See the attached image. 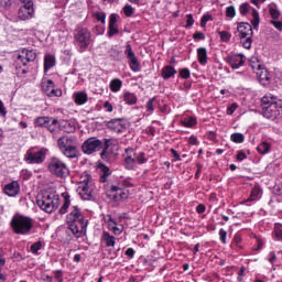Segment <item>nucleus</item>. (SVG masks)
Wrapping results in <instances>:
<instances>
[{
	"label": "nucleus",
	"mask_w": 282,
	"mask_h": 282,
	"mask_svg": "<svg viewBox=\"0 0 282 282\" xmlns=\"http://www.w3.org/2000/svg\"><path fill=\"white\" fill-rule=\"evenodd\" d=\"M48 122H52L51 117H37L35 119L36 127H44L46 129Z\"/></svg>",
	"instance_id": "nucleus-36"
},
{
	"label": "nucleus",
	"mask_w": 282,
	"mask_h": 282,
	"mask_svg": "<svg viewBox=\"0 0 282 282\" xmlns=\"http://www.w3.org/2000/svg\"><path fill=\"white\" fill-rule=\"evenodd\" d=\"M126 257H129V259H133V257H135V250H133V248H128L126 250Z\"/></svg>",
	"instance_id": "nucleus-59"
},
{
	"label": "nucleus",
	"mask_w": 282,
	"mask_h": 282,
	"mask_svg": "<svg viewBox=\"0 0 282 282\" xmlns=\"http://www.w3.org/2000/svg\"><path fill=\"white\" fill-rule=\"evenodd\" d=\"M230 140L236 144H242V142L246 140V137H243L242 133L236 132L230 135Z\"/></svg>",
	"instance_id": "nucleus-39"
},
{
	"label": "nucleus",
	"mask_w": 282,
	"mask_h": 282,
	"mask_svg": "<svg viewBox=\"0 0 282 282\" xmlns=\"http://www.w3.org/2000/svg\"><path fill=\"white\" fill-rule=\"evenodd\" d=\"M19 191H21V186L17 181H13L4 186V193L9 197H17V195H19Z\"/></svg>",
	"instance_id": "nucleus-22"
},
{
	"label": "nucleus",
	"mask_w": 282,
	"mask_h": 282,
	"mask_svg": "<svg viewBox=\"0 0 282 282\" xmlns=\"http://www.w3.org/2000/svg\"><path fill=\"white\" fill-rule=\"evenodd\" d=\"M197 58L200 65H206V63H208V52L206 51V47L197 48Z\"/></svg>",
	"instance_id": "nucleus-25"
},
{
	"label": "nucleus",
	"mask_w": 282,
	"mask_h": 282,
	"mask_svg": "<svg viewBox=\"0 0 282 282\" xmlns=\"http://www.w3.org/2000/svg\"><path fill=\"white\" fill-rule=\"evenodd\" d=\"M259 76V80L261 85H268L270 83V73H268V69H262L259 73H257Z\"/></svg>",
	"instance_id": "nucleus-31"
},
{
	"label": "nucleus",
	"mask_w": 282,
	"mask_h": 282,
	"mask_svg": "<svg viewBox=\"0 0 282 282\" xmlns=\"http://www.w3.org/2000/svg\"><path fill=\"white\" fill-rule=\"evenodd\" d=\"M262 115L268 120H276L282 116V100L274 96H264L261 100Z\"/></svg>",
	"instance_id": "nucleus-3"
},
{
	"label": "nucleus",
	"mask_w": 282,
	"mask_h": 282,
	"mask_svg": "<svg viewBox=\"0 0 282 282\" xmlns=\"http://www.w3.org/2000/svg\"><path fill=\"white\" fill-rule=\"evenodd\" d=\"M172 153V158L174 159L175 162H181L182 158L180 156V153H177V151L175 149H171L170 150Z\"/></svg>",
	"instance_id": "nucleus-54"
},
{
	"label": "nucleus",
	"mask_w": 282,
	"mask_h": 282,
	"mask_svg": "<svg viewBox=\"0 0 282 282\" xmlns=\"http://www.w3.org/2000/svg\"><path fill=\"white\" fill-rule=\"evenodd\" d=\"M123 101L126 105H135V102H138V96L133 93H126L123 95Z\"/></svg>",
	"instance_id": "nucleus-34"
},
{
	"label": "nucleus",
	"mask_w": 282,
	"mask_h": 282,
	"mask_svg": "<svg viewBox=\"0 0 282 282\" xmlns=\"http://www.w3.org/2000/svg\"><path fill=\"white\" fill-rule=\"evenodd\" d=\"M227 63L232 69H239V67H243L246 57L242 54L229 55L227 57Z\"/></svg>",
	"instance_id": "nucleus-17"
},
{
	"label": "nucleus",
	"mask_w": 282,
	"mask_h": 282,
	"mask_svg": "<svg viewBox=\"0 0 282 282\" xmlns=\"http://www.w3.org/2000/svg\"><path fill=\"white\" fill-rule=\"evenodd\" d=\"M6 265V257H3V249L0 248V268ZM0 282H6V275L0 273Z\"/></svg>",
	"instance_id": "nucleus-42"
},
{
	"label": "nucleus",
	"mask_w": 282,
	"mask_h": 282,
	"mask_svg": "<svg viewBox=\"0 0 282 282\" xmlns=\"http://www.w3.org/2000/svg\"><path fill=\"white\" fill-rule=\"evenodd\" d=\"M272 149V145L270 143H268V141L261 142L258 148L257 151L258 153H260V155H267V153Z\"/></svg>",
	"instance_id": "nucleus-32"
},
{
	"label": "nucleus",
	"mask_w": 282,
	"mask_h": 282,
	"mask_svg": "<svg viewBox=\"0 0 282 282\" xmlns=\"http://www.w3.org/2000/svg\"><path fill=\"white\" fill-rule=\"evenodd\" d=\"M226 237H228V232L226 231V229H220L219 238H220L221 243H226Z\"/></svg>",
	"instance_id": "nucleus-51"
},
{
	"label": "nucleus",
	"mask_w": 282,
	"mask_h": 282,
	"mask_svg": "<svg viewBox=\"0 0 282 282\" xmlns=\"http://www.w3.org/2000/svg\"><path fill=\"white\" fill-rule=\"evenodd\" d=\"M226 17H228L229 21H232V18L237 17V10L234 6H229L226 8Z\"/></svg>",
	"instance_id": "nucleus-43"
},
{
	"label": "nucleus",
	"mask_w": 282,
	"mask_h": 282,
	"mask_svg": "<svg viewBox=\"0 0 282 282\" xmlns=\"http://www.w3.org/2000/svg\"><path fill=\"white\" fill-rule=\"evenodd\" d=\"M104 108H105L106 111H108L109 113H111V111H113V106H112L111 102H109V101H105Z\"/></svg>",
	"instance_id": "nucleus-62"
},
{
	"label": "nucleus",
	"mask_w": 282,
	"mask_h": 282,
	"mask_svg": "<svg viewBox=\"0 0 282 282\" xmlns=\"http://www.w3.org/2000/svg\"><path fill=\"white\" fill-rule=\"evenodd\" d=\"M20 3H23L25 0H19ZM1 6L2 8H10L12 6V0H1Z\"/></svg>",
	"instance_id": "nucleus-56"
},
{
	"label": "nucleus",
	"mask_w": 282,
	"mask_h": 282,
	"mask_svg": "<svg viewBox=\"0 0 282 282\" xmlns=\"http://www.w3.org/2000/svg\"><path fill=\"white\" fill-rule=\"evenodd\" d=\"M94 17L97 19V21H100V23L105 24L107 19V14L105 12H95Z\"/></svg>",
	"instance_id": "nucleus-46"
},
{
	"label": "nucleus",
	"mask_w": 282,
	"mask_h": 282,
	"mask_svg": "<svg viewBox=\"0 0 282 282\" xmlns=\"http://www.w3.org/2000/svg\"><path fill=\"white\" fill-rule=\"evenodd\" d=\"M237 104H231L228 108H227V115L228 116H232L235 113V111H237Z\"/></svg>",
	"instance_id": "nucleus-53"
},
{
	"label": "nucleus",
	"mask_w": 282,
	"mask_h": 282,
	"mask_svg": "<svg viewBox=\"0 0 282 282\" xmlns=\"http://www.w3.org/2000/svg\"><path fill=\"white\" fill-rule=\"evenodd\" d=\"M194 23H195V19H193V14H187L186 28H192Z\"/></svg>",
	"instance_id": "nucleus-58"
},
{
	"label": "nucleus",
	"mask_w": 282,
	"mask_h": 282,
	"mask_svg": "<svg viewBox=\"0 0 282 282\" xmlns=\"http://www.w3.org/2000/svg\"><path fill=\"white\" fill-rule=\"evenodd\" d=\"M76 105H85L87 102V93L79 91L74 94Z\"/></svg>",
	"instance_id": "nucleus-33"
},
{
	"label": "nucleus",
	"mask_w": 282,
	"mask_h": 282,
	"mask_svg": "<svg viewBox=\"0 0 282 282\" xmlns=\"http://www.w3.org/2000/svg\"><path fill=\"white\" fill-rule=\"evenodd\" d=\"M109 147H111V139H105L104 143L96 137H91L84 141L82 145V151L85 155H91V153H96L101 151L100 158L105 160V162H109L111 160V152L109 151Z\"/></svg>",
	"instance_id": "nucleus-2"
},
{
	"label": "nucleus",
	"mask_w": 282,
	"mask_h": 282,
	"mask_svg": "<svg viewBox=\"0 0 282 282\" xmlns=\"http://www.w3.org/2000/svg\"><path fill=\"white\" fill-rule=\"evenodd\" d=\"M124 54L129 61L130 69L133 72H140V62H138V57L135 53H133V48H131V44L126 45Z\"/></svg>",
	"instance_id": "nucleus-14"
},
{
	"label": "nucleus",
	"mask_w": 282,
	"mask_h": 282,
	"mask_svg": "<svg viewBox=\"0 0 282 282\" xmlns=\"http://www.w3.org/2000/svg\"><path fill=\"white\" fill-rule=\"evenodd\" d=\"M133 155H135V150L131 148L126 149L123 166L128 171H133V169H135V158Z\"/></svg>",
	"instance_id": "nucleus-16"
},
{
	"label": "nucleus",
	"mask_w": 282,
	"mask_h": 282,
	"mask_svg": "<svg viewBox=\"0 0 282 282\" xmlns=\"http://www.w3.org/2000/svg\"><path fill=\"white\" fill-rule=\"evenodd\" d=\"M246 158H247V155H246V153H243V151H239V152L237 153V160H238V162H243V160H246Z\"/></svg>",
	"instance_id": "nucleus-63"
},
{
	"label": "nucleus",
	"mask_w": 282,
	"mask_h": 282,
	"mask_svg": "<svg viewBox=\"0 0 282 282\" xmlns=\"http://www.w3.org/2000/svg\"><path fill=\"white\" fill-rule=\"evenodd\" d=\"M23 6L18 11L20 21H29L34 18V2L32 0H24Z\"/></svg>",
	"instance_id": "nucleus-11"
},
{
	"label": "nucleus",
	"mask_w": 282,
	"mask_h": 282,
	"mask_svg": "<svg viewBox=\"0 0 282 282\" xmlns=\"http://www.w3.org/2000/svg\"><path fill=\"white\" fill-rule=\"evenodd\" d=\"M110 197H112L115 202H122V199L129 197V194L118 185H112L110 188Z\"/></svg>",
	"instance_id": "nucleus-18"
},
{
	"label": "nucleus",
	"mask_w": 282,
	"mask_h": 282,
	"mask_svg": "<svg viewBox=\"0 0 282 282\" xmlns=\"http://www.w3.org/2000/svg\"><path fill=\"white\" fill-rule=\"evenodd\" d=\"M234 243H235V246H237V248H243V247H241V236L240 235H236L235 237H234Z\"/></svg>",
	"instance_id": "nucleus-57"
},
{
	"label": "nucleus",
	"mask_w": 282,
	"mask_h": 282,
	"mask_svg": "<svg viewBox=\"0 0 282 282\" xmlns=\"http://www.w3.org/2000/svg\"><path fill=\"white\" fill-rule=\"evenodd\" d=\"M109 228L112 230V232H115V235H122V225L118 227V223H116V220L111 217L109 218Z\"/></svg>",
	"instance_id": "nucleus-29"
},
{
	"label": "nucleus",
	"mask_w": 282,
	"mask_h": 282,
	"mask_svg": "<svg viewBox=\"0 0 282 282\" xmlns=\"http://www.w3.org/2000/svg\"><path fill=\"white\" fill-rule=\"evenodd\" d=\"M251 10V24L253 26V30H257L259 28V23H260V18H259V11H257V9H252V7L250 6V3L248 2H243L242 4L239 6V12L242 17H246Z\"/></svg>",
	"instance_id": "nucleus-12"
},
{
	"label": "nucleus",
	"mask_w": 282,
	"mask_h": 282,
	"mask_svg": "<svg viewBox=\"0 0 282 282\" xmlns=\"http://www.w3.org/2000/svg\"><path fill=\"white\" fill-rule=\"evenodd\" d=\"M47 155V149L42 148L40 151L29 150L24 156L28 164H43Z\"/></svg>",
	"instance_id": "nucleus-9"
},
{
	"label": "nucleus",
	"mask_w": 282,
	"mask_h": 282,
	"mask_svg": "<svg viewBox=\"0 0 282 282\" xmlns=\"http://www.w3.org/2000/svg\"><path fill=\"white\" fill-rule=\"evenodd\" d=\"M175 74H177V70L175 69V67L171 65L164 66L161 70V76L164 80H169V78H173Z\"/></svg>",
	"instance_id": "nucleus-23"
},
{
	"label": "nucleus",
	"mask_w": 282,
	"mask_h": 282,
	"mask_svg": "<svg viewBox=\"0 0 282 282\" xmlns=\"http://www.w3.org/2000/svg\"><path fill=\"white\" fill-rule=\"evenodd\" d=\"M196 212H197L199 215H202L203 213H206V205H204V204L197 205Z\"/></svg>",
	"instance_id": "nucleus-61"
},
{
	"label": "nucleus",
	"mask_w": 282,
	"mask_h": 282,
	"mask_svg": "<svg viewBox=\"0 0 282 282\" xmlns=\"http://www.w3.org/2000/svg\"><path fill=\"white\" fill-rule=\"evenodd\" d=\"M36 61V53L32 50L23 48L21 51V54L17 57V64L18 65H28V63H32Z\"/></svg>",
	"instance_id": "nucleus-13"
},
{
	"label": "nucleus",
	"mask_w": 282,
	"mask_h": 282,
	"mask_svg": "<svg viewBox=\"0 0 282 282\" xmlns=\"http://www.w3.org/2000/svg\"><path fill=\"white\" fill-rule=\"evenodd\" d=\"M47 169L51 175H55V177H59L61 180H65L69 175V166L63 160L58 159V156H52L48 160Z\"/></svg>",
	"instance_id": "nucleus-6"
},
{
	"label": "nucleus",
	"mask_w": 282,
	"mask_h": 282,
	"mask_svg": "<svg viewBox=\"0 0 282 282\" xmlns=\"http://www.w3.org/2000/svg\"><path fill=\"white\" fill-rule=\"evenodd\" d=\"M101 241H104L107 248H113L116 246V237L111 236L108 231L102 232Z\"/></svg>",
	"instance_id": "nucleus-24"
},
{
	"label": "nucleus",
	"mask_w": 282,
	"mask_h": 282,
	"mask_svg": "<svg viewBox=\"0 0 282 282\" xmlns=\"http://www.w3.org/2000/svg\"><path fill=\"white\" fill-rule=\"evenodd\" d=\"M36 204L44 213H54L58 208V196L54 194H44L36 199Z\"/></svg>",
	"instance_id": "nucleus-7"
},
{
	"label": "nucleus",
	"mask_w": 282,
	"mask_h": 282,
	"mask_svg": "<svg viewBox=\"0 0 282 282\" xmlns=\"http://www.w3.org/2000/svg\"><path fill=\"white\" fill-rule=\"evenodd\" d=\"M120 89H122V80H120L119 78L112 79L110 82V91H120Z\"/></svg>",
	"instance_id": "nucleus-37"
},
{
	"label": "nucleus",
	"mask_w": 282,
	"mask_h": 282,
	"mask_svg": "<svg viewBox=\"0 0 282 282\" xmlns=\"http://www.w3.org/2000/svg\"><path fill=\"white\" fill-rule=\"evenodd\" d=\"M57 147L69 160H74V158H78V148L76 147V137L72 135H63L57 139Z\"/></svg>",
	"instance_id": "nucleus-4"
},
{
	"label": "nucleus",
	"mask_w": 282,
	"mask_h": 282,
	"mask_svg": "<svg viewBox=\"0 0 282 282\" xmlns=\"http://www.w3.org/2000/svg\"><path fill=\"white\" fill-rule=\"evenodd\" d=\"M213 19L212 15H203L202 20H200V28H206V24L208 23V21H210Z\"/></svg>",
	"instance_id": "nucleus-49"
},
{
	"label": "nucleus",
	"mask_w": 282,
	"mask_h": 282,
	"mask_svg": "<svg viewBox=\"0 0 282 282\" xmlns=\"http://www.w3.org/2000/svg\"><path fill=\"white\" fill-rule=\"evenodd\" d=\"M6 116H8V110L6 109L3 101L0 100V117L6 118Z\"/></svg>",
	"instance_id": "nucleus-52"
},
{
	"label": "nucleus",
	"mask_w": 282,
	"mask_h": 282,
	"mask_svg": "<svg viewBox=\"0 0 282 282\" xmlns=\"http://www.w3.org/2000/svg\"><path fill=\"white\" fill-rule=\"evenodd\" d=\"M108 129H111V131H115L116 133H122L124 129H127V123L122 122V119H111L107 122Z\"/></svg>",
	"instance_id": "nucleus-19"
},
{
	"label": "nucleus",
	"mask_w": 282,
	"mask_h": 282,
	"mask_svg": "<svg viewBox=\"0 0 282 282\" xmlns=\"http://www.w3.org/2000/svg\"><path fill=\"white\" fill-rule=\"evenodd\" d=\"M196 123H197V120H195V118L193 117L185 118L181 121V124L187 128L195 127Z\"/></svg>",
	"instance_id": "nucleus-40"
},
{
	"label": "nucleus",
	"mask_w": 282,
	"mask_h": 282,
	"mask_svg": "<svg viewBox=\"0 0 282 282\" xmlns=\"http://www.w3.org/2000/svg\"><path fill=\"white\" fill-rule=\"evenodd\" d=\"M218 34L224 43H228L232 36L228 31H219Z\"/></svg>",
	"instance_id": "nucleus-45"
},
{
	"label": "nucleus",
	"mask_w": 282,
	"mask_h": 282,
	"mask_svg": "<svg viewBox=\"0 0 282 282\" xmlns=\"http://www.w3.org/2000/svg\"><path fill=\"white\" fill-rule=\"evenodd\" d=\"M181 78H191V69L188 68H182L180 72H178Z\"/></svg>",
	"instance_id": "nucleus-48"
},
{
	"label": "nucleus",
	"mask_w": 282,
	"mask_h": 282,
	"mask_svg": "<svg viewBox=\"0 0 282 282\" xmlns=\"http://www.w3.org/2000/svg\"><path fill=\"white\" fill-rule=\"evenodd\" d=\"M109 175H111V170H109V167L106 165H101L99 182H101V184H105Z\"/></svg>",
	"instance_id": "nucleus-35"
},
{
	"label": "nucleus",
	"mask_w": 282,
	"mask_h": 282,
	"mask_svg": "<svg viewBox=\"0 0 282 282\" xmlns=\"http://www.w3.org/2000/svg\"><path fill=\"white\" fill-rule=\"evenodd\" d=\"M42 91H44L48 97L62 96L61 89H54V82L52 79H44L41 84Z\"/></svg>",
	"instance_id": "nucleus-15"
},
{
	"label": "nucleus",
	"mask_w": 282,
	"mask_h": 282,
	"mask_svg": "<svg viewBox=\"0 0 282 282\" xmlns=\"http://www.w3.org/2000/svg\"><path fill=\"white\" fill-rule=\"evenodd\" d=\"M33 226L32 218L28 216L17 215L11 219V228L15 235H30Z\"/></svg>",
	"instance_id": "nucleus-5"
},
{
	"label": "nucleus",
	"mask_w": 282,
	"mask_h": 282,
	"mask_svg": "<svg viewBox=\"0 0 282 282\" xmlns=\"http://www.w3.org/2000/svg\"><path fill=\"white\" fill-rule=\"evenodd\" d=\"M120 31L118 30V17L116 13H111L109 17L108 36H116Z\"/></svg>",
	"instance_id": "nucleus-21"
},
{
	"label": "nucleus",
	"mask_w": 282,
	"mask_h": 282,
	"mask_svg": "<svg viewBox=\"0 0 282 282\" xmlns=\"http://www.w3.org/2000/svg\"><path fill=\"white\" fill-rule=\"evenodd\" d=\"M238 34L240 39H248L252 36V25L247 22H240L238 23Z\"/></svg>",
	"instance_id": "nucleus-20"
},
{
	"label": "nucleus",
	"mask_w": 282,
	"mask_h": 282,
	"mask_svg": "<svg viewBox=\"0 0 282 282\" xmlns=\"http://www.w3.org/2000/svg\"><path fill=\"white\" fill-rule=\"evenodd\" d=\"M273 236L276 241H282V225L280 223L274 225Z\"/></svg>",
	"instance_id": "nucleus-38"
},
{
	"label": "nucleus",
	"mask_w": 282,
	"mask_h": 282,
	"mask_svg": "<svg viewBox=\"0 0 282 282\" xmlns=\"http://www.w3.org/2000/svg\"><path fill=\"white\" fill-rule=\"evenodd\" d=\"M75 43L79 47V52H85L91 43V32L89 29H79L74 35Z\"/></svg>",
	"instance_id": "nucleus-8"
},
{
	"label": "nucleus",
	"mask_w": 282,
	"mask_h": 282,
	"mask_svg": "<svg viewBox=\"0 0 282 282\" xmlns=\"http://www.w3.org/2000/svg\"><path fill=\"white\" fill-rule=\"evenodd\" d=\"M43 248V242L42 241H36L31 246V252L32 254H39V250Z\"/></svg>",
	"instance_id": "nucleus-44"
},
{
	"label": "nucleus",
	"mask_w": 282,
	"mask_h": 282,
	"mask_svg": "<svg viewBox=\"0 0 282 282\" xmlns=\"http://www.w3.org/2000/svg\"><path fill=\"white\" fill-rule=\"evenodd\" d=\"M62 197H64V203H63L62 207L59 208V214L65 215V213H67V209L72 205V200L69 199L68 193H63Z\"/></svg>",
	"instance_id": "nucleus-28"
},
{
	"label": "nucleus",
	"mask_w": 282,
	"mask_h": 282,
	"mask_svg": "<svg viewBox=\"0 0 282 282\" xmlns=\"http://www.w3.org/2000/svg\"><path fill=\"white\" fill-rule=\"evenodd\" d=\"M46 129L53 134V138H56V133H58V119L52 118L51 122L47 123Z\"/></svg>",
	"instance_id": "nucleus-26"
},
{
	"label": "nucleus",
	"mask_w": 282,
	"mask_h": 282,
	"mask_svg": "<svg viewBox=\"0 0 282 282\" xmlns=\"http://www.w3.org/2000/svg\"><path fill=\"white\" fill-rule=\"evenodd\" d=\"M77 193L85 202H91V199L95 198L94 186L91 183H89V177H86L83 182H80Z\"/></svg>",
	"instance_id": "nucleus-10"
},
{
	"label": "nucleus",
	"mask_w": 282,
	"mask_h": 282,
	"mask_svg": "<svg viewBox=\"0 0 282 282\" xmlns=\"http://www.w3.org/2000/svg\"><path fill=\"white\" fill-rule=\"evenodd\" d=\"M123 12H124L126 17H131V14H133V7H131V4H127L123 8Z\"/></svg>",
	"instance_id": "nucleus-50"
},
{
	"label": "nucleus",
	"mask_w": 282,
	"mask_h": 282,
	"mask_svg": "<svg viewBox=\"0 0 282 282\" xmlns=\"http://www.w3.org/2000/svg\"><path fill=\"white\" fill-rule=\"evenodd\" d=\"M66 223L68 230L77 239H80V237H84L85 232H87V220L78 206H72L70 213L66 216Z\"/></svg>",
	"instance_id": "nucleus-1"
},
{
	"label": "nucleus",
	"mask_w": 282,
	"mask_h": 282,
	"mask_svg": "<svg viewBox=\"0 0 282 282\" xmlns=\"http://www.w3.org/2000/svg\"><path fill=\"white\" fill-rule=\"evenodd\" d=\"M269 14L275 21L276 19H279V17H281V11H279V9H276L275 6H270L269 7Z\"/></svg>",
	"instance_id": "nucleus-41"
},
{
	"label": "nucleus",
	"mask_w": 282,
	"mask_h": 282,
	"mask_svg": "<svg viewBox=\"0 0 282 282\" xmlns=\"http://www.w3.org/2000/svg\"><path fill=\"white\" fill-rule=\"evenodd\" d=\"M193 39L197 41H204L206 39V35L202 32H196L193 34Z\"/></svg>",
	"instance_id": "nucleus-55"
},
{
	"label": "nucleus",
	"mask_w": 282,
	"mask_h": 282,
	"mask_svg": "<svg viewBox=\"0 0 282 282\" xmlns=\"http://www.w3.org/2000/svg\"><path fill=\"white\" fill-rule=\"evenodd\" d=\"M56 65V57L54 55H46L44 57V72H48V69H52Z\"/></svg>",
	"instance_id": "nucleus-27"
},
{
	"label": "nucleus",
	"mask_w": 282,
	"mask_h": 282,
	"mask_svg": "<svg viewBox=\"0 0 282 282\" xmlns=\"http://www.w3.org/2000/svg\"><path fill=\"white\" fill-rule=\"evenodd\" d=\"M155 100H158L155 97L151 98L150 100H148L145 108L148 111H150V113H153V111L155 110L153 108V102H155Z\"/></svg>",
	"instance_id": "nucleus-47"
},
{
	"label": "nucleus",
	"mask_w": 282,
	"mask_h": 282,
	"mask_svg": "<svg viewBox=\"0 0 282 282\" xmlns=\"http://www.w3.org/2000/svg\"><path fill=\"white\" fill-rule=\"evenodd\" d=\"M132 155L135 160V164H147V162H149V158L144 152H138V153L134 152V154Z\"/></svg>",
	"instance_id": "nucleus-30"
},
{
	"label": "nucleus",
	"mask_w": 282,
	"mask_h": 282,
	"mask_svg": "<svg viewBox=\"0 0 282 282\" xmlns=\"http://www.w3.org/2000/svg\"><path fill=\"white\" fill-rule=\"evenodd\" d=\"M188 143L189 144H192V147H195V145H197L198 143H199V141H197V137H191L189 139H188Z\"/></svg>",
	"instance_id": "nucleus-64"
},
{
	"label": "nucleus",
	"mask_w": 282,
	"mask_h": 282,
	"mask_svg": "<svg viewBox=\"0 0 282 282\" xmlns=\"http://www.w3.org/2000/svg\"><path fill=\"white\" fill-rule=\"evenodd\" d=\"M271 24L274 25L276 30L282 31V22L276 20H271Z\"/></svg>",
	"instance_id": "nucleus-60"
}]
</instances>
